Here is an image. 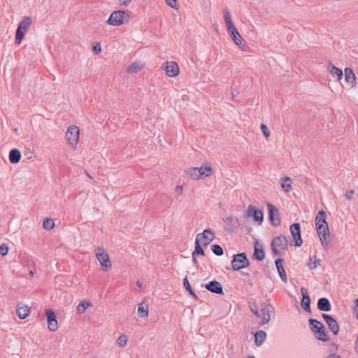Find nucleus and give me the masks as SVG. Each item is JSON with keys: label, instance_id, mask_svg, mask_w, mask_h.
<instances>
[{"label": "nucleus", "instance_id": "obj_15", "mask_svg": "<svg viewBox=\"0 0 358 358\" xmlns=\"http://www.w3.org/2000/svg\"><path fill=\"white\" fill-rule=\"evenodd\" d=\"M164 70L169 77H176L180 73L179 66L175 62H167Z\"/></svg>", "mask_w": 358, "mask_h": 358}, {"label": "nucleus", "instance_id": "obj_5", "mask_svg": "<svg viewBox=\"0 0 358 358\" xmlns=\"http://www.w3.org/2000/svg\"><path fill=\"white\" fill-rule=\"evenodd\" d=\"M126 17H128V15L125 11L116 10L110 14L107 23L112 26H120L124 23Z\"/></svg>", "mask_w": 358, "mask_h": 358}, {"label": "nucleus", "instance_id": "obj_1", "mask_svg": "<svg viewBox=\"0 0 358 358\" xmlns=\"http://www.w3.org/2000/svg\"><path fill=\"white\" fill-rule=\"evenodd\" d=\"M311 325L310 329L315 334V337L322 341H327L329 336L327 334L326 329L322 322L315 320L310 319L308 320Z\"/></svg>", "mask_w": 358, "mask_h": 358}, {"label": "nucleus", "instance_id": "obj_39", "mask_svg": "<svg viewBox=\"0 0 358 358\" xmlns=\"http://www.w3.org/2000/svg\"><path fill=\"white\" fill-rule=\"evenodd\" d=\"M127 341H128V338H127V335L122 334L117 338V344L118 345V346L123 348L127 345Z\"/></svg>", "mask_w": 358, "mask_h": 358}, {"label": "nucleus", "instance_id": "obj_49", "mask_svg": "<svg viewBox=\"0 0 358 358\" xmlns=\"http://www.w3.org/2000/svg\"><path fill=\"white\" fill-rule=\"evenodd\" d=\"M324 358H342L339 355L336 353H331Z\"/></svg>", "mask_w": 358, "mask_h": 358}, {"label": "nucleus", "instance_id": "obj_11", "mask_svg": "<svg viewBox=\"0 0 358 358\" xmlns=\"http://www.w3.org/2000/svg\"><path fill=\"white\" fill-rule=\"evenodd\" d=\"M245 216L247 217H252L255 222L259 223H262L264 219L263 212L257 209L252 205H250L248 207L247 210L245 212Z\"/></svg>", "mask_w": 358, "mask_h": 358}, {"label": "nucleus", "instance_id": "obj_23", "mask_svg": "<svg viewBox=\"0 0 358 358\" xmlns=\"http://www.w3.org/2000/svg\"><path fill=\"white\" fill-rule=\"evenodd\" d=\"M317 308L324 312L330 311L331 306L329 299L327 298H320L317 301Z\"/></svg>", "mask_w": 358, "mask_h": 358}, {"label": "nucleus", "instance_id": "obj_7", "mask_svg": "<svg viewBox=\"0 0 358 358\" xmlns=\"http://www.w3.org/2000/svg\"><path fill=\"white\" fill-rule=\"evenodd\" d=\"M80 130L75 125L70 126L66 133V138L68 143L73 147L76 148L79 140Z\"/></svg>", "mask_w": 358, "mask_h": 358}, {"label": "nucleus", "instance_id": "obj_51", "mask_svg": "<svg viewBox=\"0 0 358 358\" xmlns=\"http://www.w3.org/2000/svg\"><path fill=\"white\" fill-rule=\"evenodd\" d=\"M176 192H179L180 194L182 192V187L180 185H178L176 188Z\"/></svg>", "mask_w": 358, "mask_h": 358}, {"label": "nucleus", "instance_id": "obj_55", "mask_svg": "<svg viewBox=\"0 0 358 358\" xmlns=\"http://www.w3.org/2000/svg\"><path fill=\"white\" fill-rule=\"evenodd\" d=\"M248 358H255L254 356H249Z\"/></svg>", "mask_w": 358, "mask_h": 358}, {"label": "nucleus", "instance_id": "obj_2", "mask_svg": "<svg viewBox=\"0 0 358 358\" xmlns=\"http://www.w3.org/2000/svg\"><path fill=\"white\" fill-rule=\"evenodd\" d=\"M288 243L285 236H279L274 238L271 242L273 254L277 256L282 255L287 249Z\"/></svg>", "mask_w": 358, "mask_h": 358}, {"label": "nucleus", "instance_id": "obj_16", "mask_svg": "<svg viewBox=\"0 0 358 358\" xmlns=\"http://www.w3.org/2000/svg\"><path fill=\"white\" fill-rule=\"evenodd\" d=\"M322 317L327 324L329 328L334 335H337L339 331V326L336 320L332 316L327 314H322Z\"/></svg>", "mask_w": 358, "mask_h": 358}, {"label": "nucleus", "instance_id": "obj_25", "mask_svg": "<svg viewBox=\"0 0 358 358\" xmlns=\"http://www.w3.org/2000/svg\"><path fill=\"white\" fill-rule=\"evenodd\" d=\"M327 215L324 210H320L316 215L315 217V227L317 228L319 226H322L323 224H328L327 221Z\"/></svg>", "mask_w": 358, "mask_h": 358}, {"label": "nucleus", "instance_id": "obj_37", "mask_svg": "<svg viewBox=\"0 0 358 358\" xmlns=\"http://www.w3.org/2000/svg\"><path fill=\"white\" fill-rule=\"evenodd\" d=\"M255 259L258 260H262L265 257V254L263 250H259L257 247L255 248V252L253 254Z\"/></svg>", "mask_w": 358, "mask_h": 358}, {"label": "nucleus", "instance_id": "obj_3", "mask_svg": "<svg viewBox=\"0 0 358 358\" xmlns=\"http://www.w3.org/2000/svg\"><path fill=\"white\" fill-rule=\"evenodd\" d=\"M94 253L96 259L104 271H107L111 269L112 264L110 262L108 254L102 247H97L94 249Z\"/></svg>", "mask_w": 358, "mask_h": 358}, {"label": "nucleus", "instance_id": "obj_21", "mask_svg": "<svg viewBox=\"0 0 358 358\" xmlns=\"http://www.w3.org/2000/svg\"><path fill=\"white\" fill-rule=\"evenodd\" d=\"M30 313L29 307L27 305L19 304L16 309V313L20 319H25Z\"/></svg>", "mask_w": 358, "mask_h": 358}, {"label": "nucleus", "instance_id": "obj_13", "mask_svg": "<svg viewBox=\"0 0 358 358\" xmlns=\"http://www.w3.org/2000/svg\"><path fill=\"white\" fill-rule=\"evenodd\" d=\"M290 233L294 240L295 245L300 247L303 241L301 237V227L299 223H294L289 227Z\"/></svg>", "mask_w": 358, "mask_h": 358}, {"label": "nucleus", "instance_id": "obj_50", "mask_svg": "<svg viewBox=\"0 0 358 358\" xmlns=\"http://www.w3.org/2000/svg\"><path fill=\"white\" fill-rule=\"evenodd\" d=\"M355 350L356 352L358 354V335L357 336V338H356L355 343Z\"/></svg>", "mask_w": 358, "mask_h": 358}, {"label": "nucleus", "instance_id": "obj_44", "mask_svg": "<svg viewBox=\"0 0 358 358\" xmlns=\"http://www.w3.org/2000/svg\"><path fill=\"white\" fill-rule=\"evenodd\" d=\"M165 1L170 7L178 9L176 0H165Z\"/></svg>", "mask_w": 358, "mask_h": 358}, {"label": "nucleus", "instance_id": "obj_30", "mask_svg": "<svg viewBox=\"0 0 358 358\" xmlns=\"http://www.w3.org/2000/svg\"><path fill=\"white\" fill-rule=\"evenodd\" d=\"M92 306V303L86 300H83L78 305L76 310L78 314H83L85 310Z\"/></svg>", "mask_w": 358, "mask_h": 358}, {"label": "nucleus", "instance_id": "obj_28", "mask_svg": "<svg viewBox=\"0 0 358 358\" xmlns=\"http://www.w3.org/2000/svg\"><path fill=\"white\" fill-rule=\"evenodd\" d=\"M266 338V333L264 331L260 330L255 334V341L257 346H261L265 341Z\"/></svg>", "mask_w": 358, "mask_h": 358}, {"label": "nucleus", "instance_id": "obj_18", "mask_svg": "<svg viewBox=\"0 0 358 358\" xmlns=\"http://www.w3.org/2000/svg\"><path fill=\"white\" fill-rule=\"evenodd\" d=\"M301 293L303 296L301 300V306L306 310L310 311V299L308 295V290L305 287L301 288Z\"/></svg>", "mask_w": 358, "mask_h": 358}, {"label": "nucleus", "instance_id": "obj_58", "mask_svg": "<svg viewBox=\"0 0 358 358\" xmlns=\"http://www.w3.org/2000/svg\"><path fill=\"white\" fill-rule=\"evenodd\" d=\"M94 358H96V357H94Z\"/></svg>", "mask_w": 358, "mask_h": 358}, {"label": "nucleus", "instance_id": "obj_43", "mask_svg": "<svg viewBox=\"0 0 358 358\" xmlns=\"http://www.w3.org/2000/svg\"><path fill=\"white\" fill-rule=\"evenodd\" d=\"M261 130L266 138H268L270 136L269 129L266 124H262L261 125Z\"/></svg>", "mask_w": 358, "mask_h": 358}, {"label": "nucleus", "instance_id": "obj_40", "mask_svg": "<svg viewBox=\"0 0 358 358\" xmlns=\"http://www.w3.org/2000/svg\"><path fill=\"white\" fill-rule=\"evenodd\" d=\"M183 284H184V286L187 289V290L189 292V294L195 299L197 298L196 294L194 293V292L192 290V289L191 288V286L189 285V282L188 281V279L187 277H185L184 279H183Z\"/></svg>", "mask_w": 358, "mask_h": 358}, {"label": "nucleus", "instance_id": "obj_57", "mask_svg": "<svg viewBox=\"0 0 358 358\" xmlns=\"http://www.w3.org/2000/svg\"><path fill=\"white\" fill-rule=\"evenodd\" d=\"M30 274L33 275L34 273L32 271H30Z\"/></svg>", "mask_w": 358, "mask_h": 358}, {"label": "nucleus", "instance_id": "obj_32", "mask_svg": "<svg viewBox=\"0 0 358 358\" xmlns=\"http://www.w3.org/2000/svg\"><path fill=\"white\" fill-rule=\"evenodd\" d=\"M320 265V260L317 258L316 256H313L309 258L307 266L311 270L316 268Z\"/></svg>", "mask_w": 358, "mask_h": 358}, {"label": "nucleus", "instance_id": "obj_35", "mask_svg": "<svg viewBox=\"0 0 358 358\" xmlns=\"http://www.w3.org/2000/svg\"><path fill=\"white\" fill-rule=\"evenodd\" d=\"M187 174L194 180L201 178V175H199L198 168H189L186 171Z\"/></svg>", "mask_w": 358, "mask_h": 358}, {"label": "nucleus", "instance_id": "obj_31", "mask_svg": "<svg viewBox=\"0 0 358 358\" xmlns=\"http://www.w3.org/2000/svg\"><path fill=\"white\" fill-rule=\"evenodd\" d=\"M228 34H229V36L232 38L234 42L238 45H240L242 41H243V38H242V36L240 35V34L238 32L236 28H235V31H228Z\"/></svg>", "mask_w": 358, "mask_h": 358}, {"label": "nucleus", "instance_id": "obj_53", "mask_svg": "<svg viewBox=\"0 0 358 358\" xmlns=\"http://www.w3.org/2000/svg\"><path fill=\"white\" fill-rule=\"evenodd\" d=\"M136 287H137L138 288L141 289V288L143 287V282H141V281H139V280H138V281L136 282Z\"/></svg>", "mask_w": 358, "mask_h": 358}, {"label": "nucleus", "instance_id": "obj_9", "mask_svg": "<svg viewBox=\"0 0 358 358\" xmlns=\"http://www.w3.org/2000/svg\"><path fill=\"white\" fill-rule=\"evenodd\" d=\"M267 208L268 210L269 220L271 225L273 227L280 226L281 220L278 209L270 203H267Z\"/></svg>", "mask_w": 358, "mask_h": 358}, {"label": "nucleus", "instance_id": "obj_22", "mask_svg": "<svg viewBox=\"0 0 358 358\" xmlns=\"http://www.w3.org/2000/svg\"><path fill=\"white\" fill-rule=\"evenodd\" d=\"M224 20L225 22L226 27L227 29V31H235V26L233 24V22L231 18V15L229 11L227 9H224L223 10Z\"/></svg>", "mask_w": 358, "mask_h": 358}, {"label": "nucleus", "instance_id": "obj_10", "mask_svg": "<svg viewBox=\"0 0 358 358\" xmlns=\"http://www.w3.org/2000/svg\"><path fill=\"white\" fill-rule=\"evenodd\" d=\"M317 235L320 238V241L323 248L327 249L329 245V241L327 240L329 236V229L328 224H323L316 228Z\"/></svg>", "mask_w": 358, "mask_h": 358}, {"label": "nucleus", "instance_id": "obj_56", "mask_svg": "<svg viewBox=\"0 0 358 358\" xmlns=\"http://www.w3.org/2000/svg\"><path fill=\"white\" fill-rule=\"evenodd\" d=\"M87 176H89L90 178H92V177H91V176H90L88 173H87Z\"/></svg>", "mask_w": 358, "mask_h": 358}, {"label": "nucleus", "instance_id": "obj_54", "mask_svg": "<svg viewBox=\"0 0 358 358\" xmlns=\"http://www.w3.org/2000/svg\"><path fill=\"white\" fill-rule=\"evenodd\" d=\"M192 261L195 265H198V261L196 258V255H192Z\"/></svg>", "mask_w": 358, "mask_h": 358}, {"label": "nucleus", "instance_id": "obj_27", "mask_svg": "<svg viewBox=\"0 0 358 358\" xmlns=\"http://www.w3.org/2000/svg\"><path fill=\"white\" fill-rule=\"evenodd\" d=\"M149 308L148 305L145 302H141L138 304V314L139 317L142 318H146L148 316Z\"/></svg>", "mask_w": 358, "mask_h": 358}, {"label": "nucleus", "instance_id": "obj_24", "mask_svg": "<svg viewBox=\"0 0 358 358\" xmlns=\"http://www.w3.org/2000/svg\"><path fill=\"white\" fill-rule=\"evenodd\" d=\"M280 185L282 189L288 193L292 190V180L289 177H283L280 179Z\"/></svg>", "mask_w": 358, "mask_h": 358}, {"label": "nucleus", "instance_id": "obj_12", "mask_svg": "<svg viewBox=\"0 0 358 358\" xmlns=\"http://www.w3.org/2000/svg\"><path fill=\"white\" fill-rule=\"evenodd\" d=\"M200 238V243H202L204 246H207L215 239V235L211 229H206L203 233L196 235V238Z\"/></svg>", "mask_w": 358, "mask_h": 358}, {"label": "nucleus", "instance_id": "obj_36", "mask_svg": "<svg viewBox=\"0 0 358 358\" xmlns=\"http://www.w3.org/2000/svg\"><path fill=\"white\" fill-rule=\"evenodd\" d=\"M330 73L332 76H336L338 80H341L343 76V71L334 65L330 66Z\"/></svg>", "mask_w": 358, "mask_h": 358}, {"label": "nucleus", "instance_id": "obj_33", "mask_svg": "<svg viewBox=\"0 0 358 358\" xmlns=\"http://www.w3.org/2000/svg\"><path fill=\"white\" fill-rule=\"evenodd\" d=\"M142 68H143L142 65H141L138 63L134 62L127 67V71L129 73H136L138 72L139 71H141L142 69Z\"/></svg>", "mask_w": 358, "mask_h": 358}, {"label": "nucleus", "instance_id": "obj_29", "mask_svg": "<svg viewBox=\"0 0 358 358\" xmlns=\"http://www.w3.org/2000/svg\"><path fill=\"white\" fill-rule=\"evenodd\" d=\"M199 175H201V178H206L213 174V169L210 166H202L198 168Z\"/></svg>", "mask_w": 358, "mask_h": 358}, {"label": "nucleus", "instance_id": "obj_46", "mask_svg": "<svg viewBox=\"0 0 358 358\" xmlns=\"http://www.w3.org/2000/svg\"><path fill=\"white\" fill-rule=\"evenodd\" d=\"M8 252V247L6 244H1V256L7 255Z\"/></svg>", "mask_w": 358, "mask_h": 358}, {"label": "nucleus", "instance_id": "obj_52", "mask_svg": "<svg viewBox=\"0 0 358 358\" xmlns=\"http://www.w3.org/2000/svg\"><path fill=\"white\" fill-rule=\"evenodd\" d=\"M355 308L357 310V318L358 320V299H357L355 301Z\"/></svg>", "mask_w": 358, "mask_h": 358}, {"label": "nucleus", "instance_id": "obj_34", "mask_svg": "<svg viewBox=\"0 0 358 358\" xmlns=\"http://www.w3.org/2000/svg\"><path fill=\"white\" fill-rule=\"evenodd\" d=\"M203 255V256L205 255V252H204L203 248H201V246L200 245V238H196V240H195V248L192 252V255Z\"/></svg>", "mask_w": 358, "mask_h": 358}, {"label": "nucleus", "instance_id": "obj_20", "mask_svg": "<svg viewBox=\"0 0 358 358\" xmlns=\"http://www.w3.org/2000/svg\"><path fill=\"white\" fill-rule=\"evenodd\" d=\"M282 263H283V260L282 259H278L275 260V266H276L278 274H279L281 280L285 283H287V278L286 272L285 271Z\"/></svg>", "mask_w": 358, "mask_h": 358}, {"label": "nucleus", "instance_id": "obj_42", "mask_svg": "<svg viewBox=\"0 0 358 358\" xmlns=\"http://www.w3.org/2000/svg\"><path fill=\"white\" fill-rule=\"evenodd\" d=\"M250 310L256 315V317H260V313L259 312V310H258V308H257V306L256 303H253L250 304Z\"/></svg>", "mask_w": 358, "mask_h": 358}, {"label": "nucleus", "instance_id": "obj_48", "mask_svg": "<svg viewBox=\"0 0 358 358\" xmlns=\"http://www.w3.org/2000/svg\"><path fill=\"white\" fill-rule=\"evenodd\" d=\"M118 1L121 6H127L129 4L131 0H118Z\"/></svg>", "mask_w": 358, "mask_h": 358}, {"label": "nucleus", "instance_id": "obj_38", "mask_svg": "<svg viewBox=\"0 0 358 358\" xmlns=\"http://www.w3.org/2000/svg\"><path fill=\"white\" fill-rule=\"evenodd\" d=\"M43 227L47 230H50L55 227V222L52 219L47 218L43 220Z\"/></svg>", "mask_w": 358, "mask_h": 358}, {"label": "nucleus", "instance_id": "obj_41", "mask_svg": "<svg viewBox=\"0 0 358 358\" xmlns=\"http://www.w3.org/2000/svg\"><path fill=\"white\" fill-rule=\"evenodd\" d=\"M211 249H212L213 252L217 256H220L223 254V250H222V247L219 245H212Z\"/></svg>", "mask_w": 358, "mask_h": 358}, {"label": "nucleus", "instance_id": "obj_47", "mask_svg": "<svg viewBox=\"0 0 358 358\" xmlns=\"http://www.w3.org/2000/svg\"><path fill=\"white\" fill-rule=\"evenodd\" d=\"M101 51V47L99 43H96L95 45L93 46V52L95 54H99Z\"/></svg>", "mask_w": 358, "mask_h": 358}, {"label": "nucleus", "instance_id": "obj_26", "mask_svg": "<svg viewBox=\"0 0 358 358\" xmlns=\"http://www.w3.org/2000/svg\"><path fill=\"white\" fill-rule=\"evenodd\" d=\"M9 161L12 164H17L21 158V153L17 149H12L9 153Z\"/></svg>", "mask_w": 358, "mask_h": 358}, {"label": "nucleus", "instance_id": "obj_6", "mask_svg": "<svg viewBox=\"0 0 358 358\" xmlns=\"http://www.w3.org/2000/svg\"><path fill=\"white\" fill-rule=\"evenodd\" d=\"M249 260L248 259L245 253L242 252L235 255L231 262L232 268L238 271L241 268H246L249 266Z\"/></svg>", "mask_w": 358, "mask_h": 358}, {"label": "nucleus", "instance_id": "obj_14", "mask_svg": "<svg viewBox=\"0 0 358 358\" xmlns=\"http://www.w3.org/2000/svg\"><path fill=\"white\" fill-rule=\"evenodd\" d=\"M45 315L47 316L48 327L49 330L55 331L58 329V322L55 312L51 309H48L45 311Z\"/></svg>", "mask_w": 358, "mask_h": 358}, {"label": "nucleus", "instance_id": "obj_8", "mask_svg": "<svg viewBox=\"0 0 358 358\" xmlns=\"http://www.w3.org/2000/svg\"><path fill=\"white\" fill-rule=\"evenodd\" d=\"M259 312L260 313L259 318L262 319L261 324H268L271 320V314L273 312L272 306L268 301H266L261 304V308Z\"/></svg>", "mask_w": 358, "mask_h": 358}, {"label": "nucleus", "instance_id": "obj_45", "mask_svg": "<svg viewBox=\"0 0 358 358\" xmlns=\"http://www.w3.org/2000/svg\"><path fill=\"white\" fill-rule=\"evenodd\" d=\"M355 194V191L352 189L348 190L345 194V198L348 200H352Z\"/></svg>", "mask_w": 358, "mask_h": 358}, {"label": "nucleus", "instance_id": "obj_19", "mask_svg": "<svg viewBox=\"0 0 358 358\" xmlns=\"http://www.w3.org/2000/svg\"><path fill=\"white\" fill-rule=\"evenodd\" d=\"M344 71L346 83L350 84L352 87H355L356 85V76L352 69L350 68H345Z\"/></svg>", "mask_w": 358, "mask_h": 358}, {"label": "nucleus", "instance_id": "obj_4", "mask_svg": "<svg viewBox=\"0 0 358 358\" xmlns=\"http://www.w3.org/2000/svg\"><path fill=\"white\" fill-rule=\"evenodd\" d=\"M32 20L30 17H25L19 24L16 31L15 43L20 44L27 32L30 25L31 24Z\"/></svg>", "mask_w": 358, "mask_h": 358}, {"label": "nucleus", "instance_id": "obj_17", "mask_svg": "<svg viewBox=\"0 0 358 358\" xmlns=\"http://www.w3.org/2000/svg\"><path fill=\"white\" fill-rule=\"evenodd\" d=\"M205 287L213 293L218 294H223L222 287L221 284L217 281H210L208 284L205 285Z\"/></svg>", "mask_w": 358, "mask_h": 358}]
</instances>
